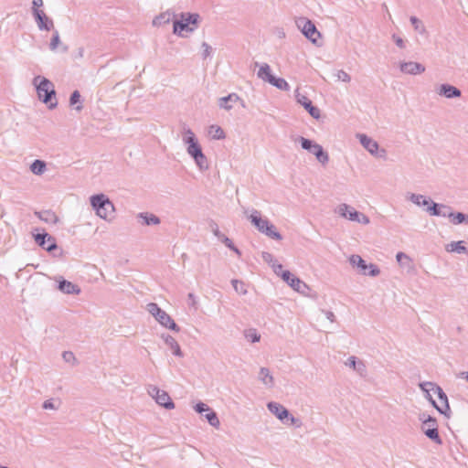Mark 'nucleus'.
I'll list each match as a JSON object with an SVG mask.
<instances>
[{
    "label": "nucleus",
    "instance_id": "29",
    "mask_svg": "<svg viewBox=\"0 0 468 468\" xmlns=\"http://www.w3.org/2000/svg\"><path fill=\"white\" fill-rule=\"evenodd\" d=\"M70 105L76 106V109H81L80 105V94L78 90H75L70 97Z\"/></svg>",
    "mask_w": 468,
    "mask_h": 468
},
{
    "label": "nucleus",
    "instance_id": "4",
    "mask_svg": "<svg viewBox=\"0 0 468 468\" xmlns=\"http://www.w3.org/2000/svg\"><path fill=\"white\" fill-rule=\"evenodd\" d=\"M198 15L183 14L181 19L174 23V33L185 36L195 30L197 27Z\"/></svg>",
    "mask_w": 468,
    "mask_h": 468
},
{
    "label": "nucleus",
    "instance_id": "28",
    "mask_svg": "<svg viewBox=\"0 0 468 468\" xmlns=\"http://www.w3.org/2000/svg\"><path fill=\"white\" fill-rule=\"evenodd\" d=\"M45 167H46V165L43 161H40V160H36L32 165H31V171L32 173L36 174V175H40L44 172L45 170Z\"/></svg>",
    "mask_w": 468,
    "mask_h": 468
},
{
    "label": "nucleus",
    "instance_id": "53",
    "mask_svg": "<svg viewBox=\"0 0 468 468\" xmlns=\"http://www.w3.org/2000/svg\"><path fill=\"white\" fill-rule=\"evenodd\" d=\"M72 356H73L72 353L66 352L64 354V358L67 359V360H69V358L72 357Z\"/></svg>",
    "mask_w": 468,
    "mask_h": 468
},
{
    "label": "nucleus",
    "instance_id": "49",
    "mask_svg": "<svg viewBox=\"0 0 468 468\" xmlns=\"http://www.w3.org/2000/svg\"><path fill=\"white\" fill-rule=\"evenodd\" d=\"M239 284L242 286L241 282H239L238 281L233 282V285H234V288L236 289V291H239V289H240V286H238Z\"/></svg>",
    "mask_w": 468,
    "mask_h": 468
},
{
    "label": "nucleus",
    "instance_id": "45",
    "mask_svg": "<svg viewBox=\"0 0 468 468\" xmlns=\"http://www.w3.org/2000/svg\"><path fill=\"white\" fill-rule=\"evenodd\" d=\"M34 10L43 5V0H33Z\"/></svg>",
    "mask_w": 468,
    "mask_h": 468
},
{
    "label": "nucleus",
    "instance_id": "25",
    "mask_svg": "<svg viewBox=\"0 0 468 468\" xmlns=\"http://www.w3.org/2000/svg\"><path fill=\"white\" fill-rule=\"evenodd\" d=\"M446 250L448 252L462 253V252H466V248L463 246V241H453L446 246Z\"/></svg>",
    "mask_w": 468,
    "mask_h": 468
},
{
    "label": "nucleus",
    "instance_id": "7",
    "mask_svg": "<svg viewBox=\"0 0 468 468\" xmlns=\"http://www.w3.org/2000/svg\"><path fill=\"white\" fill-rule=\"evenodd\" d=\"M301 144H302V147L303 149L309 151L310 153H312L314 155H315L316 159L320 163H322V164L327 163L328 154L325 152H324L321 145L314 144L312 141L305 139V138H301Z\"/></svg>",
    "mask_w": 468,
    "mask_h": 468
},
{
    "label": "nucleus",
    "instance_id": "6",
    "mask_svg": "<svg viewBox=\"0 0 468 468\" xmlns=\"http://www.w3.org/2000/svg\"><path fill=\"white\" fill-rule=\"evenodd\" d=\"M251 222L255 225V227L261 231L265 233L267 236L271 239H281V235L275 230L274 226L271 224L267 219L261 218L258 212H255L250 215Z\"/></svg>",
    "mask_w": 468,
    "mask_h": 468
},
{
    "label": "nucleus",
    "instance_id": "34",
    "mask_svg": "<svg viewBox=\"0 0 468 468\" xmlns=\"http://www.w3.org/2000/svg\"><path fill=\"white\" fill-rule=\"evenodd\" d=\"M450 217L452 218V221L453 224H460L463 222L466 218V217L463 213H452L450 214Z\"/></svg>",
    "mask_w": 468,
    "mask_h": 468
},
{
    "label": "nucleus",
    "instance_id": "14",
    "mask_svg": "<svg viewBox=\"0 0 468 468\" xmlns=\"http://www.w3.org/2000/svg\"><path fill=\"white\" fill-rule=\"evenodd\" d=\"M296 99L297 101L307 110L308 113L312 117H319V111L312 105L311 100H309L305 95L301 94L297 90Z\"/></svg>",
    "mask_w": 468,
    "mask_h": 468
},
{
    "label": "nucleus",
    "instance_id": "16",
    "mask_svg": "<svg viewBox=\"0 0 468 468\" xmlns=\"http://www.w3.org/2000/svg\"><path fill=\"white\" fill-rule=\"evenodd\" d=\"M35 239L41 247L48 251L56 248V242L54 239L48 234H37L36 235Z\"/></svg>",
    "mask_w": 468,
    "mask_h": 468
},
{
    "label": "nucleus",
    "instance_id": "3",
    "mask_svg": "<svg viewBox=\"0 0 468 468\" xmlns=\"http://www.w3.org/2000/svg\"><path fill=\"white\" fill-rule=\"evenodd\" d=\"M91 205L97 215L104 219H111L114 213L112 203L104 196L98 195L91 197Z\"/></svg>",
    "mask_w": 468,
    "mask_h": 468
},
{
    "label": "nucleus",
    "instance_id": "12",
    "mask_svg": "<svg viewBox=\"0 0 468 468\" xmlns=\"http://www.w3.org/2000/svg\"><path fill=\"white\" fill-rule=\"evenodd\" d=\"M150 394L155 399L156 402L164 406L166 409H173L174 403L172 402L169 395L163 390H160L156 388H153L150 391Z\"/></svg>",
    "mask_w": 468,
    "mask_h": 468
},
{
    "label": "nucleus",
    "instance_id": "15",
    "mask_svg": "<svg viewBox=\"0 0 468 468\" xmlns=\"http://www.w3.org/2000/svg\"><path fill=\"white\" fill-rule=\"evenodd\" d=\"M34 15L36 16L38 27L40 29L50 30L53 27L52 21L46 16L43 10L35 9Z\"/></svg>",
    "mask_w": 468,
    "mask_h": 468
},
{
    "label": "nucleus",
    "instance_id": "1",
    "mask_svg": "<svg viewBox=\"0 0 468 468\" xmlns=\"http://www.w3.org/2000/svg\"><path fill=\"white\" fill-rule=\"evenodd\" d=\"M38 98L49 108L57 105V98L54 84L48 79L37 76L33 80Z\"/></svg>",
    "mask_w": 468,
    "mask_h": 468
},
{
    "label": "nucleus",
    "instance_id": "47",
    "mask_svg": "<svg viewBox=\"0 0 468 468\" xmlns=\"http://www.w3.org/2000/svg\"><path fill=\"white\" fill-rule=\"evenodd\" d=\"M395 41H396V44L399 47V48H403V40L399 37H397L395 38Z\"/></svg>",
    "mask_w": 468,
    "mask_h": 468
},
{
    "label": "nucleus",
    "instance_id": "9",
    "mask_svg": "<svg viewBox=\"0 0 468 468\" xmlns=\"http://www.w3.org/2000/svg\"><path fill=\"white\" fill-rule=\"evenodd\" d=\"M338 211L343 217L348 218L350 220L358 221L364 224H367L369 222L368 218L364 214L358 213L347 205L344 204L339 206Z\"/></svg>",
    "mask_w": 468,
    "mask_h": 468
},
{
    "label": "nucleus",
    "instance_id": "50",
    "mask_svg": "<svg viewBox=\"0 0 468 468\" xmlns=\"http://www.w3.org/2000/svg\"><path fill=\"white\" fill-rule=\"evenodd\" d=\"M164 17V16H161L159 17H156L154 20V25H160L161 24V19Z\"/></svg>",
    "mask_w": 468,
    "mask_h": 468
},
{
    "label": "nucleus",
    "instance_id": "17",
    "mask_svg": "<svg viewBox=\"0 0 468 468\" xmlns=\"http://www.w3.org/2000/svg\"><path fill=\"white\" fill-rule=\"evenodd\" d=\"M220 107L224 109L239 108L242 105L240 100L236 94H230L220 100Z\"/></svg>",
    "mask_w": 468,
    "mask_h": 468
},
{
    "label": "nucleus",
    "instance_id": "40",
    "mask_svg": "<svg viewBox=\"0 0 468 468\" xmlns=\"http://www.w3.org/2000/svg\"><path fill=\"white\" fill-rule=\"evenodd\" d=\"M196 410L199 413H202L203 411H207L208 407L205 403L200 402L197 404Z\"/></svg>",
    "mask_w": 468,
    "mask_h": 468
},
{
    "label": "nucleus",
    "instance_id": "18",
    "mask_svg": "<svg viewBox=\"0 0 468 468\" xmlns=\"http://www.w3.org/2000/svg\"><path fill=\"white\" fill-rule=\"evenodd\" d=\"M401 71L410 74H419L425 70V68L417 62H406L400 66Z\"/></svg>",
    "mask_w": 468,
    "mask_h": 468
},
{
    "label": "nucleus",
    "instance_id": "23",
    "mask_svg": "<svg viewBox=\"0 0 468 468\" xmlns=\"http://www.w3.org/2000/svg\"><path fill=\"white\" fill-rule=\"evenodd\" d=\"M258 77L269 83H271V79H274V76L271 74V68L268 64H263L261 66L258 71Z\"/></svg>",
    "mask_w": 468,
    "mask_h": 468
},
{
    "label": "nucleus",
    "instance_id": "11",
    "mask_svg": "<svg viewBox=\"0 0 468 468\" xmlns=\"http://www.w3.org/2000/svg\"><path fill=\"white\" fill-rule=\"evenodd\" d=\"M350 262L353 265H356L358 268H360L364 274L367 273V270H369L368 274L371 276H376L379 273V270L377 268V266L373 264L367 265L365 261L358 255H353L350 258Z\"/></svg>",
    "mask_w": 468,
    "mask_h": 468
},
{
    "label": "nucleus",
    "instance_id": "46",
    "mask_svg": "<svg viewBox=\"0 0 468 468\" xmlns=\"http://www.w3.org/2000/svg\"><path fill=\"white\" fill-rule=\"evenodd\" d=\"M410 21L414 25L415 28L419 29L420 22L416 17H411Z\"/></svg>",
    "mask_w": 468,
    "mask_h": 468
},
{
    "label": "nucleus",
    "instance_id": "13",
    "mask_svg": "<svg viewBox=\"0 0 468 468\" xmlns=\"http://www.w3.org/2000/svg\"><path fill=\"white\" fill-rule=\"evenodd\" d=\"M422 430L430 439L440 441L435 420L429 418L427 420H425L422 425Z\"/></svg>",
    "mask_w": 468,
    "mask_h": 468
},
{
    "label": "nucleus",
    "instance_id": "35",
    "mask_svg": "<svg viewBox=\"0 0 468 468\" xmlns=\"http://www.w3.org/2000/svg\"><path fill=\"white\" fill-rule=\"evenodd\" d=\"M39 218L45 221H56V215L50 212H41L39 213Z\"/></svg>",
    "mask_w": 468,
    "mask_h": 468
},
{
    "label": "nucleus",
    "instance_id": "30",
    "mask_svg": "<svg viewBox=\"0 0 468 468\" xmlns=\"http://www.w3.org/2000/svg\"><path fill=\"white\" fill-rule=\"evenodd\" d=\"M245 336L247 339L251 341L252 343L259 342L261 339L260 335L257 333L255 329H250L246 331Z\"/></svg>",
    "mask_w": 468,
    "mask_h": 468
},
{
    "label": "nucleus",
    "instance_id": "21",
    "mask_svg": "<svg viewBox=\"0 0 468 468\" xmlns=\"http://www.w3.org/2000/svg\"><path fill=\"white\" fill-rule=\"evenodd\" d=\"M359 140L363 146L367 148L371 154H376L378 152V145L375 141L367 138L364 134L359 135Z\"/></svg>",
    "mask_w": 468,
    "mask_h": 468
},
{
    "label": "nucleus",
    "instance_id": "41",
    "mask_svg": "<svg viewBox=\"0 0 468 468\" xmlns=\"http://www.w3.org/2000/svg\"><path fill=\"white\" fill-rule=\"evenodd\" d=\"M428 210L433 216L440 215V212L437 209V204H435V203H432V205L428 207Z\"/></svg>",
    "mask_w": 468,
    "mask_h": 468
},
{
    "label": "nucleus",
    "instance_id": "5",
    "mask_svg": "<svg viewBox=\"0 0 468 468\" xmlns=\"http://www.w3.org/2000/svg\"><path fill=\"white\" fill-rule=\"evenodd\" d=\"M148 312L155 317V319L165 327L176 331H179L176 324L171 318V316L164 310L158 307L156 303H151L147 305Z\"/></svg>",
    "mask_w": 468,
    "mask_h": 468
},
{
    "label": "nucleus",
    "instance_id": "27",
    "mask_svg": "<svg viewBox=\"0 0 468 468\" xmlns=\"http://www.w3.org/2000/svg\"><path fill=\"white\" fill-rule=\"evenodd\" d=\"M270 84L275 86L277 89H279L281 90H288L290 89L288 82L284 79H282V78L274 77V79L271 80Z\"/></svg>",
    "mask_w": 468,
    "mask_h": 468
},
{
    "label": "nucleus",
    "instance_id": "24",
    "mask_svg": "<svg viewBox=\"0 0 468 468\" xmlns=\"http://www.w3.org/2000/svg\"><path fill=\"white\" fill-rule=\"evenodd\" d=\"M208 136L213 140H219L225 138V133L221 127L218 125H211L207 130Z\"/></svg>",
    "mask_w": 468,
    "mask_h": 468
},
{
    "label": "nucleus",
    "instance_id": "32",
    "mask_svg": "<svg viewBox=\"0 0 468 468\" xmlns=\"http://www.w3.org/2000/svg\"><path fill=\"white\" fill-rule=\"evenodd\" d=\"M207 421L214 427H218L219 420L215 412L211 411L206 415Z\"/></svg>",
    "mask_w": 468,
    "mask_h": 468
},
{
    "label": "nucleus",
    "instance_id": "55",
    "mask_svg": "<svg viewBox=\"0 0 468 468\" xmlns=\"http://www.w3.org/2000/svg\"><path fill=\"white\" fill-rule=\"evenodd\" d=\"M467 220H468V216H467Z\"/></svg>",
    "mask_w": 468,
    "mask_h": 468
},
{
    "label": "nucleus",
    "instance_id": "10",
    "mask_svg": "<svg viewBox=\"0 0 468 468\" xmlns=\"http://www.w3.org/2000/svg\"><path fill=\"white\" fill-rule=\"evenodd\" d=\"M432 392L438 396L439 404H437L431 397H430V400L433 404V406L441 412L446 413L449 410L448 399L447 396L443 393L442 389L438 386H431Z\"/></svg>",
    "mask_w": 468,
    "mask_h": 468
},
{
    "label": "nucleus",
    "instance_id": "37",
    "mask_svg": "<svg viewBox=\"0 0 468 468\" xmlns=\"http://www.w3.org/2000/svg\"><path fill=\"white\" fill-rule=\"evenodd\" d=\"M278 269L279 271H282L281 276L286 282L289 283L291 282V279L294 277L289 271H282L281 265L278 266Z\"/></svg>",
    "mask_w": 468,
    "mask_h": 468
},
{
    "label": "nucleus",
    "instance_id": "22",
    "mask_svg": "<svg viewBox=\"0 0 468 468\" xmlns=\"http://www.w3.org/2000/svg\"><path fill=\"white\" fill-rule=\"evenodd\" d=\"M58 288L65 293H79L80 291L77 285L65 280L59 282Z\"/></svg>",
    "mask_w": 468,
    "mask_h": 468
},
{
    "label": "nucleus",
    "instance_id": "33",
    "mask_svg": "<svg viewBox=\"0 0 468 468\" xmlns=\"http://www.w3.org/2000/svg\"><path fill=\"white\" fill-rule=\"evenodd\" d=\"M261 377L262 381L265 384H271L272 383V377L269 374V370L266 368H261Z\"/></svg>",
    "mask_w": 468,
    "mask_h": 468
},
{
    "label": "nucleus",
    "instance_id": "54",
    "mask_svg": "<svg viewBox=\"0 0 468 468\" xmlns=\"http://www.w3.org/2000/svg\"><path fill=\"white\" fill-rule=\"evenodd\" d=\"M466 379H467V381H468V372H467V375H466Z\"/></svg>",
    "mask_w": 468,
    "mask_h": 468
},
{
    "label": "nucleus",
    "instance_id": "20",
    "mask_svg": "<svg viewBox=\"0 0 468 468\" xmlns=\"http://www.w3.org/2000/svg\"><path fill=\"white\" fill-rule=\"evenodd\" d=\"M268 408L269 410L273 413L275 414L280 420H284L285 418L288 417L289 415V412L288 410L282 407V405L280 404H277V403H269L268 404Z\"/></svg>",
    "mask_w": 468,
    "mask_h": 468
},
{
    "label": "nucleus",
    "instance_id": "39",
    "mask_svg": "<svg viewBox=\"0 0 468 468\" xmlns=\"http://www.w3.org/2000/svg\"><path fill=\"white\" fill-rule=\"evenodd\" d=\"M172 349H173L175 355L181 356L180 347H179L178 344L174 339H172Z\"/></svg>",
    "mask_w": 468,
    "mask_h": 468
},
{
    "label": "nucleus",
    "instance_id": "51",
    "mask_svg": "<svg viewBox=\"0 0 468 468\" xmlns=\"http://www.w3.org/2000/svg\"><path fill=\"white\" fill-rule=\"evenodd\" d=\"M348 362H349V365H350L351 367H355V366H356V360H355V357H350V358L348 359Z\"/></svg>",
    "mask_w": 468,
    "mask_h": 468
},
{
    "label": "nucleus",
    "instance_id": "42",
    "mask_svg": "<svg viewBox=\"0 0 468 468\" xmlns=\"http://www.w3.org/2000/svg\"><path fill=\"white\" fill-rule=\"evenodd\" d=\"M58 43H59V37H58V35L56 34V35H54V37L51 40V43H50L51 48L55 49L58 47Z\"/></svg>",
    "mask_w": 468,
    "mask_h": 468
},
{
    "label": "nucleus",
    "instance_id": "44",
    "mask_svg": "<svg viewBox=\"0 0 468 468\" xmlns=\"http://www.w3.org/2000/svg\"><path fill=\"white\" fill-rule=\"evenodd\" d=\"M402 260L410 261V258H409L406 254H404V253H402V252H399V253L397 254V261H398L399 263H401V262H402Z\"/></svg>",
    "mask_w": 468,
    "mask_h": 468
},
{
    "label": "nucleus",
    "instance_id": "8",
    "mask_svg": "<svg viewBox=\"0 0 468 468\" xmlns=\"http://www.w3.org/2000/svg\"><path fill=\"white\" fill-rule=\"evenodd\" d=\"M298 27L301 28L303 35L313 43H318V39L321 37V35L316 29L315 26L310 20L300 19L298 21Z\"/></svg>",
    "mask_w": 468,
    "mask_h": 468
},
{
    "label": "nucleus",
    "instance_id": "26",
    "mask_svg": "<svg viewBox=\"0 0 468 468\" xmlns=\"http://www.w3.org/2000/svg\"><path fill=\"white\" fill-rule=\"evenodd\" d=\"M288 284L293 290L300 292H304L305 289H307V285L297 277H292L291 279V282Z\"/></svg>",
    "mask_w": 468,
    "mask_h": 468
},
{
    "label": "nucleus",
    "instance_id": "38",
    "mask_svg": "<svg viewBox=\"0 0 468 468\" xmlns=\"http://www.w3.org/2000/svg\"><path fill=\"white\" fill-rule=\"evenodd\" d=\"M412 200L418 205H429V201L423 196H413Z\"/></svg>",
    "mask_w": 468,
    "mask_h": 468
},
{
    "label": "nucleus",
    "instance_id": "2",
    "mask_svg": "<svg viewBox=\"0 0 468 468\" xmlns=\"http://www.w3.org/2000/svg\"><path fill=\"white\" fill-rule=\"evenodd\" d=\"M184 140L188 144L187 152L195 159L200 168L207 167V158L202 153L200 145L197 144L195 134L191 131L185 133Z\"/></svg>",
    "mask_w": 468,
    "mask_h": 468
},
{
    "label": "nucleus",
    "instance_id": "19",
    "mask_svg": "<svg viewBox=\"0 0 468 468\" xmlns=\"http://www.w3.org/2000/svg\"><path fill=\"white\" fill-rule=\"evenodd\" d=\"M438 93L445 96L446 98L459 97L461 95V92L457 88L447 84L441 85L438 89Z\"/></svg>",
    "mask_w": 468,
    "mask_h": 468
},
{
    "label": "nucleus",
    "instance_id": "31",
    "mask_svg": "<svg viewBox=\"0 0 468 468\" xmlns=\"http://www.w3.org/2000/svg\"><path fill=\"white\" fill-rule=\"evenodd\" d=\"M143 219H144V222L145 225H151V224H154V225H157L159 224L160 220L157 217H155L154 215H141L140 216Z\"/></svg>",
    "mask_w": 468,
    "mask_h": 468
},
{
    "label": "nucleus",
    "instance_id": "48",
    "mask_svg": "<svg viewBox=\"0 0 468 468\" xmlns=\"http://www.w3.org/2000/svg\"><path fill=\"white\" fill-rule=\"evenodd\" d=\"M239 284L242 286L241 282H239L238 281L233 282V285H234V288L236 289V291H239V289H240V286H238Z\"/></svg>",
    "mask_w": 468,
    "mask_h": 468
},
{
    "label": "nucleus",
    "instance_id": "36",
    "mask_svg": "<svg viewBox=\"0 0 468 468\" xmlns=\"http://www.w3.org/2000/svg\"><path fill=\"white\" fill-rule=\"evenodd\" d=\"M420 386L421 389L427 393V397L430 399V397H431L430 392H432L431 386H436V385L431 382H426V383L420 384Z\"/></svg>",
    "mask_w": 468,
    "mask_h": 468
},
{
    "label": "nucleus",
    "instance_id": "52",
    "mask_svg": "<svg viewBox=\"0 0 468 468\" xmlns=\"http://www.w3.org/2000/svg\"><path fill=\"white\" fill-rule=\"evenodd\" d=\"M44 408H45V409H52V408H53V405H52V403H51V402H49V401H46V402L44 403Z\"/></svg>",
    "mask_w": 468,
    "mask_h": 468
},
{
    "label": "nucleus",
    "instance_id": "43",
    "mask_svg": "<svg viewBox=\"0 0 468 468\" xmlns=\"http://www.w3.org/2000/svg\"><path fill=\"white\" fill-rule=\"evenodd\" d=\"M223 242L230 249L239 253V250L233 246L232 241L229 238H224Z\"/></svg>",
    "mask_w": 468,
    "mask_h": 468
}]
</instances>
